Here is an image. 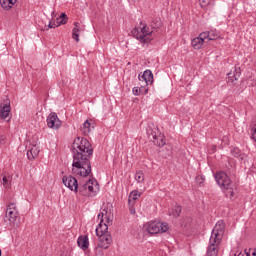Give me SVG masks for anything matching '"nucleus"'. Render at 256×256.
I'll list each match as a JSON object with an SVG mask.
<instances>
[{"mask_svg": "<svg viewBox=\"0 0 256 256\" xmlns=\"http://www.w3.org/2000/svg\"><path fill=\"white\" fill-rule=\"evenodd\" d=\"M73 175L89 177L91 175V157H93V146L86 138L77 137L72 145Z\"/></svg>", "mask_w": 256, "mask_h": 256, "instance_id": "1", "label": "nucleus"}, {"mask_svg": "<svg viewBox=\"0 0 256 256\" xmlns=\"http://www.w3.org/2000/svg\"><path fill=\"white\" fill-rule=\"evenodd\" d=\"M215 180L219 187L224 189V193L228 199L235 197V184H233L227 173L223 171L216 173Z\"/></svg>", "mask_w": 256, "mask_h": 256, "instance_id": "2", "label": "nucleus"}, {"mask_svg": "<svg viewBox=\"0 0 256 256\" xmlns=\"http://www.w3.org/2000/svg\"><path fill=\"white\" fill-rule=\"evenodd\" d=\"M132 36L138 39L140 43H151V35H153V30L149 29L146 23L140 22V28H135L131 31Z\"/></svg>", "mask_w": 256, "mask_h": 256, "instance_id": "3", "label": "nucleus"}, {"mask_svg": "<svg viewBox=\"0 0 256 256\" xmlns=\"http://www.w3.org/2000/svg\"><path fill=\"white\" fill-rule=\"evenodd\" d=\"M17 217H19V212L17 211V208L15 206V203H10L7 206L6 214H5V223L13 224L15 221H17Z\"/></svg>", "mask_w": 256, "mask_h": 256, "instance_id": "4", "label": "nucleus"}, {"mask_svg": "<svg viewBox=\"0 0 256 256\" xmlns=\"http://www.w3.org/2000/svg\"><path fill=\"white\" fill-rule=\"evenodd\" d=\"M225 233V222L223 220H219L214 229L212 230V234L210 239H215V241H220L223 239V235Z\"/></svg>", "mask_w": 256, "mask_h": 256, "instance_id": "5", "label": "nucleus"}, {"mask_svg": "<svg viewBox=\"0 0 256 256\" xmlns=\"http://www.w3.org/2000/svg\"><path fill=\"white\" fill-rule=\"evenodd\" d=\"M0 117L4 121H11V101L5 100V104L0 106Z\"/></svg>", "mask_w": 256, "mask_h": 256, "instance_id": "6", "label": "nucleus"}, {"mask_svg": "<svg viewBox=\"0 0 256 256\" xmlns=\"http://www.w3.org/2000/svg\"><path fill=\"white\" fill-rule=\"evenodd\" d=\"M62 182L65 187L70 189V191H75V193H77V189L79 188V182L77 181V178L73 176H63Z\"/></svg>", "mask_w": 256, "mask_h": 256, "instance_id": "7", "label": "nucleus"}, {"mask_svg": "<svg viewBox=\"0 0 256 256\" xmlns=\"http://www.w3.org/2000/svg\"><path fill=\"white\" fill-rule=\"evenodd\" d=\"M219 245H221L220 241L215 240V238H210L206 256H217L219 253Z\"/></svg>", "mask_w": 256, "mask_h": 256, "instance_id": "8", "label": "nucleus"}, {"mask_svg": "<svg viewBox=\"0 0 256 256\" xmlns=\"http://www.w3.org/2000/svg\"><path fill=\"white\" fill-rule=\"evenodd\" d=\"M98 244L97 247L99 249H107L110 247L111 243H113V238L111 237V233H106L103 236H98Z\"/></svg>", "mask_w": 256, "mask_h": 256, "instance_id": "9", "label": "nucleus"}, {"mask_svg": "<svg viewBox=\"0 0 256 256\" xmlns=\"http://www.w3.org/2000/svg\"><path fill=\"white\" fill-rule=\"evenodd\" d=\"M47 125L50 129H59V127H61V120H59L55 112L47 117Z\"/></svg>", "mask_w": 256, "mask_h": 256, "instance_id": "10", "label": "nucleus"}, {"mask_svg": "<svg viewBox=\"0 0 256 256\" xmlns=\"http://www.w3.org/2000/svg\"><path fill=\"white\" fill-rule=\"evenodd\" d=\"M227 75V83L230 85H235L237 79L241 77V68H235L233 72H230Z\"/></svg>", "mask_w": 256, "mask_h": 256, "instance_id": "11", "label": "nucleus"}, {"mask_svg": "<svg viewBox=\"0 0 256 256\" xmlns=\"http://www.w3.org/2000/svg\"><path fill=\"white\" fill-rule=\"evenodd\" d=\"M146 229L150 235H157L161 233V222H150Z\"/></svg>", "mask_w": 256, "mask_h": 256, "instance_id": "12", "label": "nucleus"}, {"mask_svg": "<svg viewBox=\"0 0 256 256\" xmlns=\"http://www.w3.org/2000/svg\"><path fill=\"white\" fill-rule=\"evenodd\" d=\"M39 152H40V150L37 147V145L29 146V149L26 153L29 161H33V160L37 159V157H39Z\"/></svg>", "mask_w": 256, "mask_h": 256, "instance_id": "13", "label": "nucleus"}, {"mask_svg": "<svg viewBox=\"0 0 256 256\" xmlns=\"http://www.w3.org/2000/svg\"><path fill=\"white\" fill-rule=\"evenodd\" d=\"M78 247L82 249V251H87L89 249V236L82 235L78 237L77 240Z\"/></svg>", "mask_w": 256, "mask_h": 256, "instance_id": "14", "label": "nucleus"}, {"mask_svg": "<svg viewBox=\"0 0 256 256\" xmlns=\"http://www.w3.org/2000/svg\"><path fill=\"white\" fill-rule=\"evenodd\" d=\"M139 81H145L146 85H153V72L145 70L143 75H139Z\"/></svg>", "mask_w": 256, "mask_h": 256, "instance_id": "15", "label": "nucleus"}, {"mask_svg": "<svg viewBox=\"0 0 256 256\" xmlns=\"http://www.w3.org/2000/svg\"><path fill=\"white\" fill-rule=\"evenodd\" d=\"M109 232V226L107 224L99 223L98 226L96 227V235L97 237H101L103 235H107Z\"/></svg>", "mask_w": 256, "mask_h": 256, "instance_id": "16", "label": "nucleus"}, {"mask_svg": "<svg viewBox=\"0 0 256 256\" xmlns=\"http://www.w3.org/2000/svg\"><path fill=\"white\" fill-rule=\"evenodd\" d=\"M92 120H86L83 123V127L81 129L83 135H89L92 131V129H95V125H93V123H91Z\"/></svg>", "mask_w": 256, "mask_h": 256, "instance_id": "17", "label": "nucleus"}, {"mask_svg": "<svg viewBox=\"0 0 256 256\" xmlns=\"http://www.w3.org/2000/svg\"><path fill=\"white\" fill-rule=\"evenodd\" d=\"M88 182L86 181L83 184H78L77 193L79 195H82V197H89V191H88Z\"/></svg>", "mask_w": 256, "mask_h": 256, "instance_id": "18", "label": "nucleus"}, {"mask_svg": "<svg viewBox=\"0 0 256 256\" xmlns=\"http://www.w3.org/2000/svg\"><path fill=\"white\" fill-rule=\"evenodd\" d=\"M150 27L154 33L159 31L160 27H163V22H161V18H154L150 22Z\"/></svg>", "mask_w": 256, "mask_h": 256, "instance_id": "19", "label": "nucleus"}, {"mask_svg": "<svg viewBox=\"0 0 256 256\" xmlns=\"http://www.w3.org/2000/svg\"><path fill=\"white\" fill-rule=\"evenodd\" d=\"M74 28L72 30V39L79 43V33H81V24L79 22L74 23Z\"/></svg>", "mask_w": 256, "mask_h": 256, "instance_id": "20", "label": "nucleus"}, {"mask_svg": "<svg viewBox=\"0 0 256 256\" xmlns=\"http://www.w3.org/2000/svg\"><path fill=\"white\" fill-rule=\"evenodd\" d=\"M2 175H3V177H2L3 187L5 189H11V181H13V177H11V175L5 174V173H3Z\"/></svg>", "mask_w": 256, "mask_h": 256, "instance_id": "21", "label": "nucleus"}, {"mask_svg": "<svg viewBox=\"0 0 256 256\" xmlns=\"http://www.w3.org/2000/svg\"><path fill=\"white\" fill-rule=\"evenodd\" d=\"M133 95L139 96V94L141 93L142 95H147V93H149V88H145V87H134L132 90Z\"/></svg>", "mask_w": 256, "mask_h": 256, "instance_id": "22", "label": "nucleus"}, {"mask_svg": "<svg viewBox=\"0 0 256 256\" xmlns=\"http://www.w3.org/2000/svg\"><path fill=\"white\" fill-rule=\"evenodd\" d=\"M152 139L154 145H157V147H163V145H165V140L163 139V136H157L152 134Z\"/></svg>", "mask_w": 256, "mask_h": 256, "instance_id": "23", "label": "nucleus"}, {"mask_svg": "<svg viewBox=\"0 0 256 256\" xmlns=\"http://www.w3.org/2000/svg\"><path fill=\"white\" fill-rule=\"evenodd\" d=\"M203 41H201L200 37H196L194 39H192V47L193 49H196L197 51H199V49H201V47H203Z\"/></svg>", "mask_w": 256, "mask_h": 256, "instance_id": "24", "label": "nucleus"}, {"mask_svg": "<svg viewBox=\"0 0 256 256\" xmlns=\"http://www.w3.org/2000/svg\"><path fill=\"white\" fill-rule=\"evenodd\" d=\"M231 155L233 157L240 159V161H243L245 159V154H242L239 148H233L231 150Z\"/></svg>", "mask_w": 256, "mask_h": 256, "instance_id": "25", "label": "nucleus"}, {"mask_svg": "<svg viewBox=\"0 0 256 256\" xmlns=\"http://www.w3.org/2000/svg\"><path fill=\"white\" fill-rule=\"evenodd\" d=\"M105 211V219H106V225L109 227V225H113V214L111 212L107 211V209H103Z\"/></svg>", "mask_w": 256, "mask_h": 256, "instance_id": "26", "label": "nucleus"}, {"mask_svg": "<svg viewBox=\"0 0 256 256\" xmlns=\"http://www.w3.org/2000/svg\"><path fill=\"white\" fill-rule=\"evenodd\" d=\"M60 19L57 18V27H59L60 25H66L69 18L65 13H62Z\"/></svg>", "mask_w": 256, "mask_h": 256, "instance_id": "27", "label": "nucleus"}, {"mask_svg": "<svg viewBox=\"0 0 256 256\" xmlns=\"http://www.w3.org/2000/svg\"><path fill=\"white\" fill-rule=\"evenodd\" d=\"M170 215H173V217H179V215H181V206L180 205H175L172 208V211H171Z\"/></svg>", "mask_w": 256, "mask_h": 256, "instance_id": "28", "label": "nucleus"}, {"mask_svg": "<svg viewBox=\"0 0 256 256\" xmlns=\"http://www.w3.org/2000/svg\"><path fill=\"white\" fill-rule=\"evenodd\" d=\"M135 179L137 183H143V181H145V175L143 174V171H137L135 174Z\"/></svg>", "mask_w": 256, "mask_h": 256, "instance_id": "29", "label": "nucleus"}, {"mask_svg": "<svg viewBox=\"0 0 256 256\" xmlns=\"http://www.w3.org/2000/svg\"><path fill=\"white\" fill-rule=\"evenodd\" d=\"M139 197H141V194L137 191V190H134L130 193V198H129V203H131V199L133 201H137L139 199Z\"/></svg>", "mask_w": 256, "mask_h": 256, "instance_id": "30", "label": "nucleus"}, {"mask_svg": "<svg viewBox=\"0 0 256 256\" xmlns=\"http://www.w3.org/2000/svg\"><path fill=\"white\" fill-rule=\"evenodd\" d=\"M0 5H1L2 9H5V11H9V9H11V7H13L9 4V2H7L5 0H0Z\"/></svg>", "mask_w": 256, "mask_h": 256, "instance_id": "31", "label": "nucleus"}, {"mask_svg": "<svg viewBox=\"0 0 256 256\" xmlns=\"http://www.w3.org/2000/svg\"><path fill=\"white\" fill-rule=\"evenodd\" d=\"M216 39H219V34L213 31H210L208 36V41H216Z\"/></svg>", "mask_w": 256, "mask_h": 256, "instance_id": "32", "label": "nucleus"}, {"mask_svg": "<svg viewBox=\"0 0 256 256\" xmlns=\"http://www.w3.org/2000/svg\"><path fill=\"white\" fill-rule=\"evenodd\" d=\"M88 183V186H87V189H88V197L91 195V193H93L94 191V188H93V180L92 179H89L87 181Z\"/></svg>", "mask_w": 256, "mask_h": 256, "instance_id": "33", "label": "nucleus"}, {"mask_svg": "<svg viewBox=\"0 0 256 256\" xmlns=\"http://www.w3.org/2000/svg\"><path fill=\"white\" fill-rule=\"evenodd\" d=\"M199 1H200L201 7L205 9V7H207L208 5H211L215 0H199Z\"/></svg>", "mask_w": 256, "mask_h": 256, "instance_id": "34", "label": "nucleus"}, {"mask_svg": "<svg viewBox=\"0 0 256 256\" xmlns=\"http://www.w3.org/2000/svg\"><path fill=\"white\" fill-rule=\"evenodd\" d=\"M198 37L205 43V40L209 41V32H202Z\"/></svg>", "mask_w": 256, "mask_h": 256, "instance_id": "35", "label": "nucleus"}, {"mask_svg": "<svg viewBox=\"0 0 256 256\" xmlns=\"http://www.w3.org/2000/svg\"><path fill=\"white\" fill-rule=\"evenodd\" d=\"M160 233H167L169 231V224L160 222Z\"/></svg>", "mask_w": 256, "mask_h": 256, "instance_id": "36", "label": "nucleus"}, {"mask_svg": "<svg viewBox=\"0 0 256 256\" xmlns=\"http://www.w3.org/2000/svg\"><path fill=\"white\" fill-rule=\"evenodd\" d=\"M196 182L198 183V185H200V187H203V183H205V176H197Z\"/></svg>", "mask_w": 256, "mask_h": 256, "instance_id": "37", "label": "nucleus"}, {"mask_svg": "<svg viewBox=\"0 0 256 256\" xmlns=\"http://www.w3.org/2000/svg\"><path fill=\"white\" fill-rule=\"evenodd\" d=\"M55 27H57V24H55V21L51 20L48 26H45V30L48 31L49 29H55Z\"/></svg>", "mask_w": 256, "mask_h": 256, "instance_id": "38", "label": "nucleus"}, {"mask_svg": "<svg viewBox=\"0 0 256 256\" xmlns=\"http://www.w3.org/2000/svg\"><path fill=\"white\" fill-rule=\"evenodd\" d=\"M105 217V211H102L98 214V219H100V223H103V218Z\"/></svg>", "mask_w": 256, "mask_h": 256, "instance_id": "39", "label": "nucleus"}, {"mask_svg": "<svg viewBox=\"0 0 256 256\" xmlns=\"http://www.w3.org/2000/svg\"><path fill=\"white\" fill-rule=\"evenodd\" d=\"M6 139L7 137H5V135H0V145H5Z\"/></svg>", "mask_w": 256, "mask_h": 256, "instance_id": "40", "label": "nucleus"}, {"mask_svg": "<svg viewBox=\"0 0 256 256\" xmlns=\"http://www.w3.org/2000/svg\"><path fill=\"white\" fill-rule=\"evenodd\" d=\"M4 1H6V3H8V5H10L11 7H13L15 3H17V0H4Z\"/></svg>", "mask_w": 256, "mask_h": 256, "instance_id": "41", "label": "nucleus"}, {"mask_svg": "<svg viewBox=\"0 0 256 256\" xmlns=\"http://www.w3.org/2000/svg\"><path fill=\"white\" fill-rule=\"evenodd\" d=\"M252 138L254 139V141H256V125L254 128H252Z\"/></svg>", "mask_w": 256, "mask_h": 256, "instance_id": "42", "label": "nucleus"}, {"mask_svg": "<svg viewBox=\"0 0 256 256\" xmlns=\"http://www.w3.org/2000/svg\"><path fill=\"white\" fill-rule=\"evenodd\" d=\"M96 256H103V251L99 250V248H96Z\"/></svg>", "mask_w": 256, "mask_h": 256, "instance_id": "43", "label": "nucleus"}, {"mask_svg": "<svg viewBox=\"0 0 256 256\" xmlns=\"http://www.w3.org/2000/svg\"><path fill=\"white\" fill-rule=\"evenodd\" d=\"M250 255L251 256H256V249L255 248H250Z\"/></svg>", "mask_w": 256, "mask_h": 256, "instance_id": "44", "label": "nucleus"}, {"mask_svg": "<svg viewBox=\"0 0 256 256\" xmlns=\"http://www.w3.org/2000/svg\"><path fill=\"white\" fill-rule=\"evenodd\" d=\"M130 213H131L132 215H135V210H134V208H130Z\"/></svg>", "mask_w": 256, "mask_h": 256, "instance_id": "45", "label": "nucleus"}, {"mask_svg": "<svg viewBox=\"0 0 256 256\" xmlns=\"http://www.w3.org/2000/svg\"><path fill=\"white\" fill-rule=\"evenodd\" d=\"M2 255V251H1V249H0V256Z\"/></svg>", "mask_w": 256, "mask_h": 256, "instance_id": "46", "label": "nucleus"}]
</instances>
